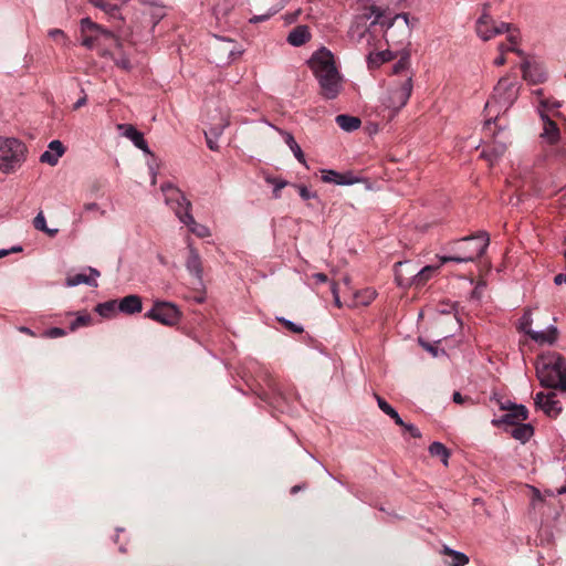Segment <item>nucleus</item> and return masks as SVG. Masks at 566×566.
I'll list each match as a JSON object with an SVG mask.
<instances>
[{
    "label": "nucleus",
    "instance_id": "obj_1",
    "mask_svg": "<svg viewBox=\"0 0 566 566\" xmlns=\"http://www.w3.org/2000/svg\"><path fill=\"white\" fill-rule=\"evenodd\" d=\"M417 22L418 19H410L408 13L390 17L381 8L369 6L354 17L348 36L353 43L360 44L366 50L377 45L379 36L389 45H405L409 42Z\"/></svg>",
    "mask_w": 566,
    "mask_h": 566
},
{
    "label": "nucleus",
    "instance_id": "obj_2",
    "mask_svg": "<svg viewBox=\"0 0 566 566\" xmlns=\"http://www.w3.org/2000/svg\"><path fill=\"white\" fill-rule=\"evenodd\" d=\"M307 63L319 84L322 96L327 99L336 98L342 88V76L333 53L321 48L312 54Z\"/></svg>",
    "mask_w": 566,
    "mask_h": 566
},
{
    "label": "nucleus",
    "instance_id": "obj_3",
    "mask_svg": "<svg viewBox=\"0 0 566 566\" xmlns=\"http://www.w3.org/2000/svg\"><path fill=\"white\" fill-rule=\"evenodd\" d=\"M536 376L542 387L566 389V363L559 355L542 356L536 361Z\"/></svg>",
    "mask_w": 566,
    "mask_h": 566
},
{
    "label": "nucleus",
    "instance_id": "obj_4",
    "mask_svg": "<svg viewBox=\"0 0 566 566\" xmlns=\"http://www.w3.org/2000/svg\"><path fill=\"white\" fill-rule=\"evenodd\" d=\"M490 243L488 232L480 231L472 237H465L457 241L455 244L458 253L450 256H440V264L447 262L467 263L474 262L484 254Z\"/></svg>",
    "mask_w": 566,
    "mask_h": 566
},
{
    "label": "nucleus",
    "instance_id": "obj_5",
    "mask_svg": "<svg viewBox=\"0 0 566 566\" xmlns=\"http://www.w3.org/2000/svg\"><path fill=\"white\" fill-rule=\"evenodd\" d=\"M27 158L25 145L14 137L0 136V171L11 174L19 169Z\"/></svg>",
    "mask_w": 566,
    "mask_h": 566
},
{
    "label": "nucleus",
    "instance_id": "obj_6",
    "mask_svg": "<svg viewBox=\"0 0 566 566\" xmlns=\"http://www.w3.org/2000/svg\"><path fill=\"white\" fill-rule=\"evenodd\" d=\"M516 97L515 86L507 80L501 78L494 88L492 98L486 103L488 114L494 109L496 112L507 111Z\"/></svg>",
    "mask_w": 566,
    "mask_h": 566
},
{
    "label": "nucleus",
    "instance_id": "obj_7",
    "mask_svg": "<svg viewBox=\"0 0 566 566\" xmlns=\"http://www.w3.org/2000/svg\"><path fill=\"white\" fill-rule=\"evenodd\" d=\"M145 317L165 326H175L179 323L181 313L174 303L155 301L153 307L145 314Z\"/></svg>",
    "mask_w": 566,
    "mask_h": 566
},
{
    "label": "nucleus",
    "instance_id": "obj_8",
    "mask_svg": "<svg viewBox=\"0 0 566 566\" xmlns=\"http://www.w3.org/2000/svg\"><path fill=\"white\" fill-rule=\"evenodd\" d=\"M412 92V78L406 76L403 81L388 88L384 105L395 112L401 109L410 98Z\"/></svg>",
    "mask_w": 566,
    "mask_h": 566
},
{
    "label": "nucleus",
    "instance_id": "obj_9",
    "mask_svg": "<svg viewBox=\"0 0 566 566\" xmlns=\"http://www.w3.org/2000/svg\"><path fill=\"white\" fill-rule=\"evenodd\" d=\"M532 322V312L531 310H526L518 319L517 329L527 334L538 344H554L556 342L558 336V329L556 326L551 325L546 331L537 332L531 328Z\"/></svg>",
    "mask_w": 566,
    "mask_h": 566
},
{
    "label": "nucleus",
    "instance_id": "obj_10",
    "mask_svg": "<svg viewBox=\"0 0 566 566\" xmlns=\"http://www.w3.org/2000/svg\"><path fill=\"white\" fill-rule=\"evenodd\" d=\"M396 281L400 286L415 285L416 287L423 286L429 279L439 270L440 265H427L411 275L410 280L405 277L401 270L403 266H409V262L396 263Z\"/></svg>",
    "mask_w": 566,
    "mask_h": 566
},
{
    "label": "nucleus",
    "instance_id": "obj_11",
    "mask_svg": "<svg viewBox=\"0 0 566 566\" xmlns=\"http://www.w3.org/2000/svg\"><path fill=\"white\" fill-rule=\"evenodd\" d=\"M81 32H92L95 41L97 42V46L115 44L116 46L120 48L122 45L119 40L112 31L94 23L88 18L81 20Z\"/></svg>",
    "mask_w": 566,
    "mask_h": 566
},
{
    "label": "nucleus",
    "instance_id": "obj_12",
    "mask_svg": "<svg viewBox=\"0 0 566 566\" xmlns=\"http://www.w3.org/2000/svg\"><path fill=\"white\" fill-rule=\"evenodd\" d=\"M161 191L165 195V201L170 206L177 214V209L182 213L190 211L191 202L185 197V195L171 184H165L161 186Z\"/></svg>",
    "mask_w": 566,
    "mask_h": 566
},
{
    "label": "nucleus",
    "instance_id": "obj_13",
    "mask_svg": "<svg viewBox=\"0 0 566 566\" xmlns=\"http://www.w3.org/2000/svg\"><path fill=\"white\" fill-rule=\"evenodd\" d=\"M534 403L536 408L541 409L551 418H556L562 412V406L556 399L555 392H537L534 398Z\"/></svg>",
    "mask_w": 566,
    "mask_h": 566
},
{
    "label": "nucleus",
    "instance_id": "obj_14",
    "mask_svg": "<svg viewBox=\"0 0 566 566\" xmlns=\"http://www.w3.org/2000/svg\"><path fill=\"white\" fill-rule=\"evenodd\" d=\"M539 116L543 122L539 138L549 146L556 145L560 140V130L557 124L544 111H539Z\"/></svg>",
    "mask_w": 566,
    "mask_h": 566
},
{
    "label": "nucleus",
    "instance_id": "obj_15",
    "mask_svg": "<svg viewBox=\"0 0 566 566\" xmlns=\"http://www.w3.org/2000/svg\"><path fill=\"white\" fill-rule=\"evenodd\" d=\"M186 268L188 272L195 276L196 285L198 287H203V269L201 263V258L198 251L189 244V255L186 261Z\"/></svg>",
    "mask_w": 566,
    "mask_h": 566
},
{
    "label": "nucleus",
    "instance_id": "obj_16",
    "mask_svg": "<svg viewBox=\"0 0 566 566\" xmlns=\"http://www.w3.org/2000/svg\"><path fill=\"white\" fill-rule=\"evenodd\" d=\"M321 174L322 180L327 184L348 186L359 181V179L356 176H354V174L350 171L340 174L333 169H322Z\"/></svg>",
    "mask_w": 566,
    "mask_h": 566
},
{
    "label": "nucleus",
    "instance_id": "obj_17",
    "mask_svg": "<svg viewBox=\"0 0 566 566\" xmlns=\"http://www.w3.org/2000/svg\"><path fill=\"white\" fill-rule=\"evenodd\" d=\"M528 417V410L524 405H518L517 407H513L512 410H509L505 415H503L500 419L493 420V424H507L515 426L526 420Z\"/></svg>",
    "mask_w": 566,
    "mask_h": 566
},
{
    "label": "nucleus",
    "instance_id": "obj_18",
    "mask_svg": "<svg viewBox=\"0 0 566 566\" xmlns=\"http://www.w3.org/2000/svg\"><path fill=\"white\" fill-rule=\"evenodd\" d=\"M507 138L502 137L501 133L493 134V143L489 149H484L481 154L482 157L486 158L491 164L499 159L506 150Z\"/></svg>",
    "mask_w": 566,
    "mask_h": 566
},
{
    "label": "nucleus",
    "instance_id": "obj_19",
    "mask_svg": "<svg viewBox=\"0 0 566 566\" xmlns=\"http://www.w3.org/2000/svg\"><path fill=\"white\" fill-rule=\"evenodd\" d=\"M64 153L65 147L63 144L56 139L52 140L48 146V150L40 156V161L50 166H55Z\"/></svg>",
    "mask_w": 566,
    "mask_h": 566
},
{
    "label": "nucleus",
    "instance_id": "obj_20",
    "mask_svg": "<svg viewBox=\"0 0 566 566\" xmlns=\"http://www.w3.org/2000/svg\"><path fill=\"white\" fill-rule=\"evenodd\" d=\"M177 217L197 237L207 238L210 235V230L206 226L196 222L190 211L182 213L179 209H177Z\"/></svg>",
    "mask_w": 566,
    "mask_h": 566
},
{
    "label": "nucleus",
    "instance_id": "obj_21",
    "mask_svg": "<svg viewBox=\"0 0 566 566\" xmlns=\"http://www.w3.org/2000/svg\"><path fill=\"white\" fill-rule=\"evenodd\" d=\"M117 304L118 311L128 315L140 313L143 310L142 297L136 294L123 297Z\"/></svg>",
    "mask_w": 566,
    "mask_h": 566
},
{
    "label": "nucleus",
    "instance_id": "obj_22",
    "mask_svg": "<svg viewBox=\"0 0 566 566\" xmlns=\"http://www.w3.org/2000/svg\"><path fill=\"white\" fill-rule=\"evenodd\" d=\"M119 129L124 130V136L133 142V144L146 154H150L147 142L144 135L138 132L133 125L123 124L118 126Z\"/></svg>",
    "mask_w": 566,
    "mask_h": 566
},
{
    "label": "nucleus",
    "instance_id": "obj_23",
    "mask_svg": "<svg viewBox=\"0 0 566 566\" xmlns=\"http://www.w3.org/2000/svg\"><path fill=\"white\" fill-rule=\"evenodd\" d=\"M88 271L91 275L78 273L73 276H69L66 279V285L73 287L80 284H86L92 287H97L98 284L96 279L101 275L99 271L94 268H88Z\"/></svg>",
    "mask_w": 566,
    "mask_h": 566
},
{
    "label": "nucleus",
    "instance_id": "obj_24",
    "mask_svg": "<svg viewBox=\"0 0 566 566\" xmlns=\"http://www.w3.org/2000/svg\"><path fill=\"white\" fill-rule=\"evenodd\" d=\"M229 119L227 117H222L220 123L210 127L209 132H205L207 146L211 150H218L219 146L217 139L221 136L224 128L229 126Z\"/></svg>",
    "mask_w": 566,
    "mask_h": 566
},
{
    "label": "nucleus",
    "instance_id": "obj_25",
    "mask_svg": "<svg viewBox=\"0 0 566 566\" xmlns=\"http://www.w3.org/2000/svg\"><path fill=\"white\" fill-rule=\"evenodd\" d=\"M311 40V32L307 25L295 27L287 35V43L292 46H301Z\"/></svg>",
    "mask_w": 566,
    "mask_h": 566
},
{
    "label": "nucleus",
    "instance_id": "obj_26",
    "mask_svg": "<svg viewBox=\"0 0 566 566\" xmlns=\"http://www.w3.org/2000/svg\"><path fill=\"white\" fill-rule=\"evenodd\" d=\"M513 29L514 27L511 23L501 22L500 24L496 25L495 22L493 21V24H486L485 27H483V30L486 32V34L490 35L478 34V36L483 41H489L495 35L510 32Z\"/></svg>",
    "mask_w": 566,
    "mask_h": 566
},
{
    "label": "nucleus",
    "instance_id": "obj_27",
    "mask_svg": "<svg viewBox=\"0 0 566 566\" xmlns=\"http://www.w3.org/2000/svg\"><path fill=\"white\" fill-rule=\"evenodd\" d=\"M514 428L511 431V436L521 441L522 443L527 442L534 434V428L530 423H518L513 426Z\"/></svg>",
    "mask_w": 566,
    "mask_h": 566
},
{
    "label": "nucleus",
    "instance_id": "obj_28",
    "mask_svg": "<svg viewBox=\"0 0 566 566\" xmlns=\"http://www.w3.org/2000/svg\"><path fill=\"white\" fill-rule=\"evenodd\" d=\"M337 125L345 132H354L360 127V119L356 116L340 114L335 118Z\"/></svg>",
    "mask_w": 566,
    "mask_h": 566
},
{
    "label": "nucleus",
    "instance_id": "obj_29",
    "mask_svg": "<svg viewBox=\"0 0 566 566\" xmlns=\"http://www.w3.org/2000/svg\"><path fill=\"white\" fill-rule=\"evenodd\" d=\"M441 554L451 558V562L449 563L450 566H465L470 560L464 553L452 549L446 545L442 547Z\"/></svg>",
    "mask_w": 566,
    "mask_h": 566
},
{
    "label": "nucleus",
    "instance_id": "obj_30",
    "mask_svg": "<svg viewBox=\"0 0 566 566\" xmlns=\"http://www.w3.org/2000/svg\"><path fill=\"white\" fill-rule=\"evenodd\" d=\"M392 59V54L389 50H382L379 52H369L368 53V66L370 69H376L388 62Z\"/></svg>",
    "mask_w": 566,
    "mask_h": 566
},
{
    "label": "nucleus",
    "instance_id": "obj_31",
    "mask_svg": "<svg viewBox=\"0 0 566 566\" xmlns=\"http://www.w3.org/2000/svg\"><path fill=\"white\" fill-rule=\"evenodd\" d=\"M375 398L377 400L378 407L381 409L382 412L389 416L397 426H405V421L401 419L399 413L384 398H381L377 394H375Z\"/></svg>",
    "mask_w": 566,
    "mask_h": 566
},
{
    "label": "nucleus",
    "instance_id": "obj_32",
    "mask_svg": "<svg viewBox=\"0 0 566 566\" xmlns=\"http://www.w3.org/2000/svg\"><path fill=\"white\" fill-rule=\"evenodd\" d=\"M490 7H491L490 2H485L482 4V14L476 20V23H475L476 34L488 35L486 32L483 30V27H485L486 24H493V18L489 13Z\"/></svg>",
    "mask_w": 566,
    "mask_h": 566
},
{
    "label": "nucleus",
    "instance_id": "obj_33",
    "mask_svg": "<svg viewBox=\"0 0 566 566\" xmlns=\"http://www.w3.org/2000/svg\"><path fill=\"white\" fill-rule=\"evenodd\" d=\"M283 136H284V140H285L286 145L290 147V149L294 154L295 158L301 164L306 165V159H305L304 153H303L302 148L300 147V145L296 143L293 135L291 133L284 132Z\"/></svg>",
    "mask_w": 566,
    "mask_h": 566
},
{
    "label": "nucleus",
    "instance_id": "obj_34",
    "mask_svg": "<svg viewBox=\"0 0 566 566\" xmlns=\"http://www.w3.org/2000/svg\"><path fill=\"white\" fill-rule=\"evenodd\" d=\"M429 453L432 455V457H437V458H440L442 463L444 465H448V460L450 458V451L447 449V447L444 444H442L441 442H432L430 446H429Z\"/></svg>",
    "mask_w": 566,
    "mask_h": 566
},
{
    "label": "nucleus",
    "instance_id": "obj_35",
    "mask_svg": "<svg viewBox=\"0 0 566 566\" xmlns=\"http://www.w3.org/2000/svg\"><path fill=\"white\" fill-rule=\"evenodd\" d=\"M33 226L36 230L43 231L50 237H54L57 233V229H50L46 227V220L42 211H40L34 218Z\"/></svg>",
    "mask_w": 566,
    "mask_h": 566
},
{
    "label": "nucleus",
    "instance_id": "obj_36",
    "mask_svg": "<svg viewBox=\"0 0 566 566\" xmlns=\"http://www.w3.org/2000/svg\"><path fill=\"white\" fill-rule=\"evenodd\" d=\"M116 301H107L96 305L95 311L103 317H111L117 307Z\"/></svg>",
    "mask_w": 566,
    "mask_h": 566
},
{
    "label": "nucleus",
    "instance_id": "obj_37",
    "mask_svg": "<svg viewBox=\"0 0 566 566\" xmlns=\"http://www.w3.org/2000/svg\"><path fill=\"white\" fill-rule=\"evenodd\" d=\"M507 33H509L507 39H509L511 45H506L504 43H501L499 45L500 53L504 54L505 52L512 51V52H516L517 54H522V51L515 48V45L518 42L517 34L513 33L512 30L510 32H507Z\"/></svg>",
    "mask_w": 566,
    "mask_h": 566
},
{
    "label": "nucleus",
    "instance_id": "obj_38",
    "mask_svg": "<svg viewBox=\"0 0 566 566\" xmlns=\"http://www.w3.org/2000/svg\"><path fill=\"white\" fill-rule=\"evenodd\" d=\"M376 297V291L373 289H366L355 294V298L358 304L369 305Z\"/></svg>",
    "mask_w": 566,
    "mask_h": 566
},
{
    "label": "nucleus",
    "instance_id": "obj_39",
    "mask_svg": "<svg viewBox=\"0 0 566 566\" xmlns=\"http://www.w3.org/2000/svg\"><path fill=\"white\" fill-rule=\"evenodd\" d=\"M93 318L88 313H78L76 318L70 324V331L74 332L78 327L91 325Z\"/></svg>",
    "mask_w": 566,
    "mask_h": 566
},
{
    "label": "nucleus",
    "instance_id": "obj_40",
    "mask_svg": "<svg viewBox=\"0 0 566 566\" xmlns=\"http://www.w3.org/2000/svg\"><path fill=\"white\" fill-rule=\"evenodd\" d=\"M111 56L117 67L126 72H129L133 69L132 62L125 53H119L118 55L111 54Z\"/></svg>",
    "mask_w": 566,
    "mask_h": 566
},
{
    "label": "nucleus",
    "instance_id": "obj_41",
    "mask_svg": "<svg viewBox=\"0 0 566 566\" xmlns=\"http://www.w3.org/2000/svg\"><path fill=\"white\" fill-rule=\"evenodd\" d=\"M216 50L222 53H227L229 57H231L234 54L233 42L231 40H218L216 44Z\"/></svg>",
    "mask_w": 566,
    "mask_h": 566
},
{
    "label": "nucleus",
    "instance_id": "obj_42",
    "mask_svg": "<svg viewBox=\"0 0 566 566\" xmlns=\"http://www.w3.org/2000/svg\"><path fill=\"white\" fill-rule=\"evenodd\" d=\"M49 36L54 40L55 42L62 44V45H67L69 44V38L66 36V34L60 30V29H51L49 31Z\"/></svg>",
    "mask_w": 566,
    "mask_h": 566
},
{
    "label": "nucleus",
    "instance_id": "obj_43",
    "mask_svg": "<svg viewBox=\"0 0 566 566\" xmlns=\"http://www.w3.org/2000/svg\"><path fill=\"white\" fill-rule=\"evenodd\" d=\"M277 321L286 328L289 329L290 332L294 333V334H302L304 332V328L298 325V324H295L294 322L290 321V319H286L284 317H277Z\"/></svg>",
    "mask_w": 566,
    "mask_h": 566
},
{
    "label": "nucleus",
    "instance_id": "obj_44",
    "mask_svg": "<svg viewBox=\"0 0 566 566\" xmlns=\"http://www.w3.org/2000/svg\"><path fill=\"white\" fill-rule=\"evenodd\" d=\"M523 76L525 80H530L533 83H538L544 81V75L539 74L538 76L534 77V73H532L531 65L528 63H524L522 65Z\"/></svg>",
    "mask_w": 566,
    "mask_h": 566
},
{
    "label": "nucleus",
    "instance_id": "obj_45",
    "mask_svg": "<svg viewBox=\"0 0 566 566\" xmlns=\"http://www.w3.org/2000/svg\"><path fill=\"white\" fill-rule=\"evenodd\" d=\"M277 12H279V9H271L263 14L253 15L252 18L249 19V22L252 24H256L260 22L268 21L271 17H273Z\"/></svg>",
    "mask_w": 566,
    "mask_h": 566
},
{
    "label": "nucleus",
    "instance_id": "obj_46",
    "mask_svg": "<svg viewBox=\"0 0 566 566\" xmlns=\"http://www.w3.org/2000/svg\"><path fill=\"white\" fill-rule=\"evenodd\" d=\"M268 182H271L274 185V189H273L274 198H280V190L283 189L287 185V182L285 180L276 179V178H268Z\"/></svg>",
    "mask_w": 566,
    "mask_h": 566
},
{
    "label": "nucleus",
    "instance_id": "obj_47",
    "mask_svg": "<svg viewBox=\"0 0 566 566\" xmlns=\"http://www.w3.org/2000/svg\"><path fill=\"white\" fill-rule=\"evenodd\" d=\"M409 66V56H402L395 65H394V73L399 74L403 71H406Z\"/></svg>",
    "mask_w": 566,
    "mask_h": 566
},
{
    "label": "nucleus",
    "instance_id": "obj_48",
    "mask_svg": "<svg viewBox=\"0 0 566 566\" xmlns=\"http://www.w3.org/2000/svg\"><path fill=\"white\" fill-rule=\"evenodd\" d=\"M82 35H83L82 45H84L87 49L97 46V42L95 41L92 32H82Z\"/></svg>",
    "mask_w": 566,
    "mask_h": 566
},
{
    "label": "nucleus",
    "instance_id": "obj_49",
    "mask_svg": "<svg viewBox=\"0 0 566 566\" xmlns=\"http://www.w3.org/2000/svg\"><path fill=\"white\" fill-rule=\"evenodd\" d=\"M544 502V499L539 492L538 489L532 488V497H531V505L533 509H536Z\"/></svg>",
    "mask_w": 566,
    "mask_h": 566
},
{
    "label": "nucleus",
    "instance_id": "obj_50",
    "mask_svg": "<svg viewBox=\"0 0 566 566\" xmlns=\"http://www.w3.org/2000/svg\"><path fill=\"white\" fill-rule=\"evenodd\" d=\"M97 8L102 9L106 13L111 15H115L118 12V7L116 4L107 3L102 0L101 6H96Z\"/></svg>",
    "mask_w": 566,
    "mask_h": 566
},
{
    "label": "nucleus",
    "instance_id": "obj_51",
    "mask_svg": "<svg viewBox=\"0 0 566 566\" xmlns=\"http://www.w3.org/2000/svg\"><path fill=\"white\" fill-rule=\"evenodd\" d=\"M45 335L50 338H57L66 335L65 329L60 327H52L45 332Z\"/></svg>",
    "mask_w": 566,
    "mask_h": 566
},
{
    "label": "nucleus",
    "instance_id": "obj_52",
    "mask_svg": "<svg viewBox=\"0 0 566 566\" xmlns=\"http://www.w3.org/2000/svg\"><path fill=\"white\" fill-rule=\"evenodd\" d=\"M298 189V193L302 199L308 200L311 198H315L316 193L311 192L305 186H296Z\"/></svg>",
    "mask_w": 566,
    "mask_h": 566
},
{
    "label": "nucleus",
    "instance_id": "obj_53",
    "mask_svg": "<svg viewBox=\"0 0 566 566\" xmlns=\"http://www.w3.org/2000/svg\"><path fill=\"white\" fill-rule=\"evenodd\" d=\"M401 428H403L406 431H408L411 437L413 438H420L421 437V433L419 431V429L417 427H415L413 424L411 423H406L405 422V426H400Z\"/></svg>",
    "mask_w": 566,
    "mask_h": 566
},
{
    "label": "nucleus",
    "instance_id": "obj_54",
    "mask_svg": "<svg viewBox=\"0 0 566 566\" xmlns=\"http://www.w3.org/2000/svg\"><path fill=\"white\" fill-rule=\"evenodd\" d=\"M541 106L543 107L542 111H546V109H555V108H558L560 107V104L559 102H549V101H542L541 102Z\"/></svg>",
    "mask_w": 566,
    "mask_h": 566
},
{
    "label": "nucleus",
    "instance_id": "obj_55",
    "mask_svg": "<svg viewBox=\"0 0 566 566\" xmlns=\"http://www.w3.org/2000/svg\"><path fill=\"white\" fill-rule=\"evenodd\" d=\"M419 344H420V345H421L426 350H428L429 353H431L433 356H437V355H438V350H437V348H436L433 345H431V344H429V343L424 342L422 338H419Z\"/></svg>",
    "mask_w": 566,
    "mask_h": 566
},
{
    "label": "nucleus",
    "instance_id": "obj_56",
    "mask_svg": "<svg viewBox=\"0 0 566 566\" xmlns=\"http://www.w3.org/2000/svg\"><path fill=\"white\" fill-rule=\"evenodd\" d=\"M84 209L86 211H101V214L104 216L105 211L101 210L99 206L96 202H90L84 205Z\"/></svg>",
    "mask_w": 566,
    "mask_h": 566
},
{
    "label": "nucleus",
    "instance_id": "obj_57",
    "mask_svg": "<svg viewBox=\"0 0 566 566\" xmlns=\"http://www.w3.org/2000/svg\"><path fill=\"white\" fill-rule=\"evenodd\" d=\"M302 10L301 9H297L296 11L292 12V13H287L285 14V21L287 23H292L294 21L297 20L298 15L301 14Z\"/></svg>",
    "mask_w": 566,
    "mask_h": 566
},
{
    "label": "nucleus",
    "instance_id": "obj_58",
    "mask_svg": "<svg viewBox=\"0 0 566 566\" xmlns=\"http://www.w3.org/2000/svg\"><path fill=\"white\" fill-rule=\"evenodd\" d=\"M454 310L453 304H440L439 312L442 314H449Z\"/></svg>",
    "mask_w": 566,
    "mask_h": 566
},
{
    "label": "nucleus",
    "instance_id": "obj_59",
    "mask_svg": "<svg viewBox=\"0 0 566 566\" xmlns=\"http://www.w3.org/2000/svg\"><path fill=\"white\" fill-rule=\"evenodd\" d=\"M554 283L556 285H560L562 283H566V273H559L554 277Z\"/></svg>",
    "mask_w": 566,
    "mask_h": 566
},
{
    "label": "nucleus",
    "instance_id": "obj_60",
    "mask_svg": "<svg viewBox=\"0 0 566 566\" xmlns=\"http://www.w3.org/2000/svg\"><path fill=\"white\" fill-rule=\"evenodd\" d=\"M313 277H314V279L316 280V282H318V283H325V282H327V281H328L327 275H326V274H324V273H315V274L313 275Z\"/></svg>",
    "mask_w": 566,
    "mask_h": 566
},
{
    "label": "nucleus",
    "instance_id": "obj_61",
    "mask_svg": "<svg viewBox=\"0 0 566 566\" xmlns=\"http://www.w3.org/2000/svg\"><path fill=\"white\" fill-rule=\"evenodd\" d=\"M452 399L455 403H459V405L463 403V401H464V397L459 391L453 392Z\"/></svg>",
    "mask_w": 566,
    "mask_h": 566
},
{
    "label": "nucleus",
    "instance_id": "obj_62",
    "mask_svg": "<svg viewBox=\"0 0 566 566\" xmlns=\"http://www.w3.org/2000/svg\"><path fill=\"white\" fill-rule=\"evenodd\" d=\"M517 406H518V405H516V403H513V402H511V401H506V402H502V403H501V406H500V408H501L502 410H506V411H509V410H512V409H513V407H517Z\"/></svg>",
    "mask_w": 566,
    "mask_h": 566
},
{
    "label": "nucleus",
    "instance_id": "obj_63",
    "mask_svg": "<svg viewBox=\"0 0 566 566\" xmlns=\"http://www.w3.org/2000/svg\"><path fill=\"white\" fill-rule=\"evenodd\" d=\"M86 96L84 95L74 104V109H78L80 107L84 106L86 104Z\"/></svg>",
    "mask_w": 566,
    "mask_h": 566
},
{
    "label": "nucleus",
    "instance_id": "obj_64",
    "mask_svg": "<svg viewBox=\"0 0 566 566\" xmlns=\"http://www.w3.org/2000/svg\"><path fill=\"white\" fill-rule=\"evenodd\" d=\"M331 292H332L334 298L336 297V295H339L338 285L336 282L331 283Z\"/></svg>",
    "mask_w": 566,
    "mask_h": 566
}]
</instances>
